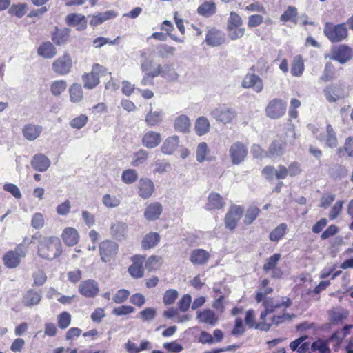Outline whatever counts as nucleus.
I'll list each match as a JSON object with an SVG mask.
<instances>
[{
  "label": "nucleus",
  "instance_id": "nucleus-1",
  "mask_svg": "<svg viewBox=\"0 0 353 353\" xmlns=\"http://www.w3.org/2000/svg\"><path fill=\"white\" fill-rule=\"evenodd\" d=\"M38 240L37 254L42 259L53 260L62 253V245L59 237L55 236H33L32 242Z\"/></svg>",
  "mask_w": 353,
  "mask_h": 353
},
{
  "label": "nucleus",
  "instance_id": "nucleus-2",
  "mask_svg": "<svg viewBox=\"0 0 353 353\" xmlns=\"http://www.w3.org/2000/svg\"><path fill=\"white\" fill-rule=\"evenodd\" d=\"M295 139L294 129H287L283 133L279 134L271 143L265 156L270 158L281 157L288 148L294 144Z\"/></svg>",
  "mask_w": 353,
  "mask_h": 353
},
{
  "label": "nucleus",
  "instance_id": "nucleus-3",
  "mask_svg": "<svg viewBox=\"0 0 353 353\" xmlns=\"http://www.w3.org/2000/svg\"><path fill=\"white\" fill-rule=\"evenodd\" d=\"M323 33L332 43L341 42L348 36L345 23L334 25L332 23L327 22L325 24Z\"/></svg>",
  "mask_w": 353,
  "mask_h": 353
},
{
  "label": "nucleus",
  "instance_id": "nucleus-4",
  "mask_svg": "<svg viewBox=\"0 0 353 353\" xmlns=\"http://www.w3.org/2000/svg\"><path fill=\"white\" fill-rule=\"evenodd\" d=\"M286 107L285 101L281 99L274 98L270 100L265 107V115L271 119H279L285 114Z\"/></svg>",
  "mask_w": 353,
  "mask_h": 353
},
{
  "label": "nucleus",
  "instance_id": "nucleus-5",
  "mask_svg": "<svg viewBox=\"0 0 353 353\" xmlns=\"http://www.w3.org/2000/svg\"><path fill=\"white\" fill-rule=\"evenodd\" d=\"M210 115L216 121L227 124L231 123L236 118L237 112L234 109L223 105L213 109L210 112Z\"/></svg>",
  "mask_w": 353,
  "mask_h": 353
},
{
  "label": "nucleus",
  "instance_id": "nucleus-6",
  "mask_svg": "<svg viewBox=\"0 0 353 353\" xmlns=\"http://www.w3.org/2000/svg\"><path fill=\"white\" fill-rule=\"evenodd\" d=\"M247 155V146L241 141L234 142L229 149V157L233 165H239L243 163Z\"/></svg>",
  "mask_w": 353,
  "mask_h": 353
},
{
  "label": "nucleus",
  "instance_id": "nucleus-7",
  "mask_svg": "<svg viewBox=\"0 0 353 353\" xmlns=\"http://www.w3.org/2000/svg\"><path fill=\"white\" fill-rule=\"evenodd\" d=\"M26 255V250L21 245L16 248L14 250L7 252L3 257L4 265L8 268H14L17 267L23 258Z\"/></svg>",
  "mask_w": 353,
  "mask_h": 353
},
{
  "label": "nucleus",
  "instance_id": "nucleus-8",
  "mask_svg": "<svg viewBox=\"0 0 353 353\" xmlns=\"http://www.w3.org/2000/svg\"><path fill=\"white\" fill-rule=\"evenodd\" d=\"M353 58V50L346 45H340L332 48L330 59L344 64Z\"/></svg>",
  "mask_w": 353,
  "mask_h": 353
},
{
  "label": "nucleus",
  "instance_id": "nucleus-9",
  "mask_svg": "<svg viewBox=\"0 0 353 353\" xmlns=\"http://www.w3.org/2000/svg\"><path fill=\"white\" fill-rule=\"evenodd\" d=\"M118 245L110 240L103 241L99 244V253L103 262L110 261L117 253Z\"/></svg>",
  "mask_w": 353,
  "mask_h": 353
},
{
  "label": "nucleus",
  "instance_id": "nucleus-10",
  "mask_svg": "<svg viewBox=\"0 0 353 353\" xmlns=\"http://www.w3.org/2000/svg\"><path fill=\"white\" fill-rule=\"evenodd\" d=\"M72 66V61L68 53H65L59 57L52 63V68L54 72L65 75L70 72Z\"/></svg>",
  "mask_w": 353,
  "mask_h": 353
},
{
  "label": "nucleus",
  "instance_id": "nucleus-11",
  "mask_svg": "<svg viewBox=\"0 0 353 353\" xmlns=\"http://www.w3.org/2000/svg\"><path fill=\"white\" fill-rule=\"evenodd\" d=\"M159 75L170 81H176L179 77L172 64L157 65L154 68L153 76L158 77Z\"/></svg>",
  "mask_w": 353,
  "mask_h": 353
},
{
  "label": "nucleus",
  "instance_id": "nucleus-12",
  "mask_svg": "<svg viewBox=\"0 0 353 353\" xmlns=\"http://www.w3.org/2000/svg\"><path fill=\"white\" fill-rule=\"evenodd\" d=\"M243 209L241 206H232L225 217V224L228 229L233 230L235 228L237 222L241 218Z\"/></svg>",
  "mask_w": 353,
  "mask_h": 353
},
{
  "label": "nucleus",
  "instance_id": "nucleus-13",
  "mask_svg": "<svg viewBox=\"0 0 353 353\" xmlns=\"http://www.w3.org/2000/svg\"><path fill=\"white\" fill-rule=\"evenodd\" d=\"M241 85L244 88H253L257 93L261 92L263 89L262 79L254 74H248L244 77Z\"/></svg>",
  "mask_w": 353,
  "mask_h": 353
},
{
  "label": "nucleus",
  "instance_id": "nucleus-14",
  "mask_svg": "<svg viewBox=\"0 0 353 353\" xmlns=\"http://www.w3.org/2000/svg\"><path fill=\"white\" fill-rule=\"evenodd\" d=\"M51 161L49 158L43 154L39 153L34 154L30 161V165L33 169L38 172H45L50 166Z\"/></svg>",
  "mask_w": 353,
  "mask_h": 353
},
{
  "label": "nucleus",
  "instance_id": "nucleus-15",
  "mask_svg": "<svg viewBox=\"0 0 353 353\" xmlns=\"http://www.w3.org/2000/svg\"><path fill=\"white\" fill-rule=\"evenodd\" d=\"M79 290L85 297H94L99 293V287L94 280L88 279L80 283Z\"/></svg>",
  "mask_w": 353,
  "mask_h": 353
},
{
  "label": "nucleus",
  "instance_id": "nucleus-16",
  "mask_svg": "<svg viewBox=\"0 0 353 353\" xmlns=\"http://www.w3.org/2000/svg\"><path fill=\"white\" fill-rule=\"evenodd\" d=\"M205 41L208 46L214 47L223 43L225 37L221 30L212 28L208 31Z\"/></svg>",
  "mask_w": 353,
  "mask_h": 353
},
{
  "label": "nucleus",
  "instance_id": "nucleus-17",
  "mask_svg": "<svg viewBox=\"0 0 353 353\" xmlns=\"http://www.w3.org/2000/svg\"><path fill=\"white\" fill-rule=\"evenodd\" d=\"M22 134L28 141H32L36 140L41 134L43 127L39 125L32 123L26 124L22 128Z\"/></svg>",
  "mask_w": 353,
  "mask_h": 353
},
{
  "label": "nucleus",
  "instance_id": "nucleus-18",
  "mask_svg": "<svg viewBox=\"0 0 353 353\" xmlns=\"http://www.w3.org/2000/svg\"><path fill=\"white\" fill-rule=\"evenodd\" d=\"M154 185L153 182L148 179H141L138 184V194L143 199H148L154 192Z\"/></svg>",
  "mask_w": 353,
  "mask_h": 353
},
{
  "label": "nucleus",
  "instance_id": "nucleus-19",
  "mask_svg": "<svg viewBox=\"0 0 353 353\" xmlns=\"http://www.w3.org/2000/svg\"><path fill=\"white\" fill-rule=\"evenodd\" d=\"M65 22L68 26H79L77 28V30H83L87 27V21L85 16L78 13L68 14L65 17Z\"/></svg>",
  "mask_w": 353,
  "mask_h": 353
},
{
  "label": "nucleus",
  "instance_id": "nucleus-20",
  "mask_svg": "<svg viewBox=\"0 0 353 353\" xmlns=\"http://www.w3.org/2000/svg\"><path fill=\"white\" fill-rule=\"evenodd\" d=\"M163 211V206L159 202L149 204L144 212V217L148 221H154L159 218Z\"/></svg>",
  "mask_w": 353,
  "mask_h": 353
},
{
  "label": "nucleus",
  "instance_id": "nucleus-21",
  "mask_svg": "<svg viewBox=\"0 0 353 353\" xmlns=\"http://www.w3.org/2000/svg\"><path fill=\"white\" fill-rule=\"evenodd\" d=\"M161 141V134L154 131L146 132L142 138V144L147 148H154Z\"/></svg>",
  "mask_w": 353,
  "mask_h": 353
},
{
  "label": "nucleus",
  "instance_id": "nucleus-22",
  "mask_svg": "<svg viewBox=\"0 0 353 353\" xmlns=\"http://www.w3.org/2000/svg\"><path fill=\"white\" fill-rule=\"evenodd\" d=\"M210 256L209 252L206 250L196 249L191 252L190 260L194 265H203L207 263Z\"/></svg>",
  "mask_w": 353,
  "mask_h": 353
},
{
  "label": "nucleus",
  "instance_id": "nucleus-23",
  "mask_svg": "<svg viewBox=\"0 0 353 353\" xmlns=\"http://www.w3.org/2000/svg\"><path fill=\"white\" fill-rule=\"evenodd\" d=\"M62 239L68 246H73L79 241V233L74 228H66L63 231Z\"/></svg>",
  "mask_w": 353,
  "mask_h": 353
},
{
  "label": "nucleus",
  "instance_id": "nucleus-24",
  "mask_svg": "<svg viewBox=\"0 0 353 353\" xmlns=\"http://www.w3.org/2000/svg\"><path fill=\"white\" fill-rule=\"evenodd\" d=\"M57 49L50 41L43 43L37 49V54L44 59H52L57 54Z\"/></svg>",
  "mask_w": 353,
  "mask_h": 353
},
{
  "label": "nucleus",
  "instance_id": "nucleus-25",
  "mask_svg": "<svg viewBox=\"0 0 353 353\" xmlns=\"http://www.w3.org/2000/svg\"><path fill=\"white\" fill-rule=\"evenodd\" d=\"M225 205L222 196L218 193H210L208 198L206 209L208 210H219Z\"/></svg>",
  "mask_w": 353,
  "mask_h": 353
},
{
  "label": "nucleus",
  "instance_id": "nucleus-26",
  "mask_svg": "<svg viewBox=\"0 0 353 353\" xmlns=\"http://www.w3.org/2000/svg\"><path fill=\"white\" fill-rule=\"evenodd\" d=\"M179 137L176 135L168 137L163 143L161 150L165 154H172L179 146Z\"/></svg>",
  "mask_w": 353,
  "mask_h": 353
},
{
  "label": "nucleus",
  "instance_id": "nucleus-27",
  "mask_svg": "<svg viewBox=\"0 0 353 353\" xmlns=\"http://www.w3.org/2000/svg\"><path fill=\"white\" fill-rule=\"evenodd\" d=\"M116 16L117 14L113 10H107L104 12H99L91 16L90 23L92 26H97L107 20L114 18Z\"/></svg>",
  "mask_w": 353,
  "mask_h": 353
},
{
  "label": "nucleus",
  "instance_id": "nucleus-28",
  "mask_svg": "<svg viewBox=\"0 0 353 353\" xmlns=\"http://www.w3.org/2000/svg\"><path fill=\"white\" fill-rule=\"evenodd\" d=\"M163 115L161 110H153L151 108L145 115V121L150 127L157 126L163 121Z\"/></svg>",
  "mask_w": 353,
  "mask_h": 353
},
{
  "label": "nucleus",
  "instance_id": "nucleus-29",
  "mask_svg": "<svg viewBox=\"0 0 353 353\" xmlns=\"http://www.w3.org/2000/svg\"><path fill=\"white\" fill-rule=\"evenodd\" d=\"M191 123L188 116L181 114L174 119V128L175 130L186 133L190 131Z\"/></svg>",
  "mask_w": 353,
  "mask_h": 353
},
{
  "label": "nucleus",
  "instance_id": "nucleus-30",
  "mask_svg": "<svg viewBox=\"0 0 353 353\" xmlns=\"http://www.w3.org/2000/svg\"><path fill=\"white\" fill-rule=\"evenodd\" d=\"M70 30L65 28L63 29L59 30L56 28L55 32L52 34V41L57 46H61L65 44L70 36Z\"/></svg>",
  "mask_w": 353,
  "mask_h": 353
},
{
  "label": "nucleus",
  "instance_id": "nucleus-31",
  "mask_svg": "<svg viewBox=\"0 0 353 353\" xmlns=\"http://www.w3.org/2000/svg\"><path fill=\"white\" fill-rule=\"evenodd\" d=\"M216 4L212 1H205L197 8L198 14L205 17H210L212 16L216 13Z\"/></svg>",
  "mask_w": 353,
  "mask_h": 353
},
{
  "label": "nucleus",
  "instance_id": "nucleus-32",
  "mask_svg": "<svg viewBox=\"0 0 353 353\" xmlns=\"http://www.w3.org/2000/svg\"><path fill=\"white\" fill-rule=\"evenodd\" d=\"M196 314L197 319L201 322L214 325L218 321L215 313L211 310H204L203 312L198 311Z\"/></svg>",
  "mask_w": 353,
  "mask_h": 353
},
{
  "label": "nucleus",
  "instance_id": "nucleus-33",
  "mask_svg": "<svg viewBox=\"0 0 353 353\" xmlns=\"http://www.w3.org/2000/svg\"><path fill=\"white\" fill-rule=\"evenodd\" d=\"M128 232V225L126 223L118 221L111 226L112 235L118 240L123 239Z\"/></svg>",
  "mask_w": 353,
  "mask_h": 353
},
{
  "label": "nucleus",
  "instance_id": "nucleus-34",
  "mask_svg": "<svg viewBox=\"0 0 353 353\" xmlns=\"http://www.w3.org/2000/svg\"><path fill=\"white\" fill-rule=\"evenodd\" d=\"M210 124L208 119L205 117H199L195 123L196 133L202 136L207 134L210 131Z\"/></svg>",
  "mask_w": 353,
  "mask_h": 353
},
{
  "label": "nucleus",
  "instance_id": "nucleus-35",
  "mask_svg": "<svg viewBox=\"0 0 353 353\" xmlns=\"http://www.w3.org/2000/svg\"><path fill=\"white\" fill-rule=\"evenodd\" d=\"M70 99L72 103L80 102L83 97L81 85L73 83L69 88Z\"/></svg>",
  "mask_w": 353,
  "mask_h": 353
},
{
  "label": "nucleus",
  "instance_id": "nucleus-36",
  "mask_svg": "<svg viewBox=\"0 0 353 353\" xmlns=\"http://www.w3.org/2000/svg\"><path fill=\"white\" fill-rule=\"evenodd\" d=\"M160 236L157 232H150L146 234L142 241V247L144 249L154 248L159 241Z\"/></svg>",
  "mask_w": 353,
  "mask_h": 353
},
{
  "label": "nucleus",
  "instance_id": "nucleus-37",
  "mask_svg": "<svg viewBox=\"0 0 353 353\" xmlns=\"http://www.w3.org/2000/svg\"><path fill=\"white\" fill-rule=\"evenodd\" d=\"M41 299L40 293L30 290L27 292L24 296V304L27 306H32L39 303Z\"/></svg>",
  "mask_w": 353,
  "mask_h": 353
},
{
  "label": "nucleus",
  "instance_id": "nucleus-38",
  "mask_svg": "<svg viewBox=\"0 0 353 353\" xmlns=\"http://www.w3.org/2000/svg\"><path fill=\"white\" fill-rule=\"evenodd\" d=\"M228 37L232 40H237L243 37L245 29L242 26H227Z\"/></svg>",
  "mask_w": 353,
  "mask_h": 353
},
{
  "label": "nucleus",
  "instance_id": "nucleus-39",
  "mask_svg": "<svg viewBox=\"0 0 353 353\" xmlns=\"http://www.w3.org/2000/svg\"><path fill=\"white\" fill-rule=\"evenodd\" d=\"M303 70L304 63L300 55L296 56L294 58L291 68L292 74L295 77H300L302 75Z\"/></svg>",
  "mask_w": 353,
  "mask_h": 353
},
{
  "label": "nucleus",
  "instance_id": "nucleus-40",
  "mask_svg": "<svg viewBox=\"0 0 353 353\" xmlns=\"http://www.w3.org/2000/svg\"><path fill=\"white\" fill-rule=\"evenodd\" d=\"M82 81L84 88L88 89H93L99 83V77L94 76L90 72L82 76Z\"/></svg>",
  "mask_w": 353,
  "mask_h": 353
},
{
  "label": "nucleus",
  "instance_id": "nucleus-41",
  "mask_svg": "<svg viewBox=\"0 0 353 353\" xmlns=\"http://www.w3.org/2000/svg\"><path fill=\"white\" fill-rule=\"evenodd\" d=\"M298 14L297 9L294 6H288L287 10L284 12L283 14H281L280 17V20L281 21H290L295 23H297L296 17Z\"/></svg>",
  "mask_w": 353,
  "mask_h": 353
},
{
  "label": "nucleus",
  "instance_id": "nucleus-42",
  "mask_svg": "<svg viewBox=\"0 0 353 353\" xmlns=\"http://www.w3.org/2000/svg\"><path fill=\"white\" fill-rule=\"evenodd\" d=\"M327 136L325 143L327 147L333 148L336 147L338 144L336 133L330 124L326 127Z\"/></svg>",
  "mask_w": 353,
  "mask_h": 353
},
{
  "label": "nucleus",
  "instance_id": "nucleus-43",
  "mask_svg": "<svg viewBox=\"0 0 353 353\" xmlns=\"http://www.w3.org/2000/svg\"><path fill=\"white\" fill-rule=\"evenodd\" d=\"M67 87V83L64 80L54 81L50 86V91L54 96H59L63 92Z\"/></svg>",
  "mask_w": 353,
  "mask_h": 353
},
{
  "label": "nucleus",
  "instance_id": "nucleus-44",
  "mask_svg": "<svg viewBox=\"0 0 353 353\" xmlns=\"http://www.w3.org/2000/svg\"><path fill=\"white\" fill-rule=\"evenodd\" d=\"M287 229L285 223H281L270 234V239L272 241H279L285 234Z\"/></svg>",
  "mask_w": 353,
  "mask_h": 353
},
{
  "label": "nucleus",
  "instance_id": "nucleus-45",
  "mask_svg": "<svg viewBox=\"0 0 353 353\" xmlns=\"http://www.w3.org/2000/svg\"><path fill=\"white\" fill-rule=\"evenodd\" d=\"M121 179L123 183L131 184L137 180L138 174L135 170L128 169L123 172Z\"/></svg>",
  "mask_w": 353,
  "mask_h": 353
},
{
  "label": "nucleus",
  "instance_id": "nucleus-46",
  "mask_svg": "<svg viewBox=\"0 0 353 353\" xmlns=\"http://www.w3.org/2000/svg\"><path fill=\"white\" fill-rule=\"evenodd\" d=\"M260 210L256 206H250L246 211L244 223L246 225L251 224L258 216Z\"/></svg>",
  "mask_w": 353,
  "mask_h": 353
},
{
  "label": "nucleus",
  "instance_id": "nucleus-47",
  "mask_svg": "<svg viewBox=\"0 0 353 353\" xmlns=\"http://www.w3.org/2000/svg\"><path fill=\"white\" fill-rule=\"evenodd\" d=\"M27 6L25 3H18L12 5L8 10V13L16 16L17 18H21L26 12Z\"/></svg>",
  "mask_w": 353,
  "mask_h": 353
},
{
  "label": "nucleus",
  "instance_id": "nucleus-48",
  "mask_svg": "<svg viewBox=\"0 0 353 353\" xmlns=\"http://www.w3.org/2000/svg\"><path fill=\"white\" fill-rule=\"evenodd\" d=\"M281 255L279 253L274 254L272 256H270L266 262L264 263L263 269L265 272H268L272 269L276 268V265L278 262L280 261Z\"/></svg>",
  "mask_w": 353,
  "mask_h": 353
},
{
  "label": "nucleus",
  "instance_id": "nucleus-49",
  "mask_svg": "<svg viewBox=\"0 0 353 353\" xmlns=\"http://www.w3.org/2000/svg\"><path fill=\"white\" fill-rule=\"evenodd\" d=\"M142 57H143V59L141 62V70L145 73L152 72L157 64H154V61L152 59L147 57L145 53L142 54Z\"/></svg>",
  "mask_w": 353,
  "mask_h": 353
},
{
  "label": "nucleus",
  "instance_id": "nucleus-50",
  "mask_svg": "<svg viewBox=\"0 0 353 353\" xmlns=\"http://www.w3.org/2000/svg\"><path fill=\"white\" fill-rule=\"evenodd\" d=\"M346 316L347 312L341 308H335L330 312V318L333 323H339Z\"/></svg>",
  "mask_w": 353,
  "mask_h": 353
},
{
  "label": "nucleus",
  "instance_id": "nucleus-51",
  "mask_svg": "<svg viewBox=\"0 0 353 353\" xmlns=\"http://www.w3.org/2000/svg\"><path fill=\"white\" fill-rule=\"evenodd\" d=\"M348 170L343 165H336L331 170V174L334 179H341L346 176Z\"/></svg>",
  "mask_w": 353,
  "mask_h": 353
},
{
  "label": "nucleus",
  "instance_id": "nucleus-52",
  "mask_svg": "<svg viewBox=\"0 0 353 353\" xmlns=\"http://www.w3.org/2000/svg\"><path fill=\"white\" fill-rule=\"evenodd\" d=\"M139 316L143 321H152L157 316V310L152 307H148L139 312Z\"/></svg>",
  "mask_w": 353,
  "mask_h": 353
},
{
  "label": "nucleus",
  "instance_id": "nucleus-53",
  "mask_svg": "<svg viewBox=\"0 0 353 353\" xmlns=\"http://www.w3.org/2000/svg\"><path fill=\"white\" fill-rule=\"evenodd\" d=\"M209 150L205 142L200 143L196 148V160L203 162L205 160V156L208 154Z\"/></svg>",
  "mask_w": 353,
  "mask_h": 353
},
{
  "label": "nucleus",
  "instance_id": "nucleus-54",
  "mask_svg": "<svg viewBox=\"0 0 353 353\" xmlns=\"http://www.w3.org/2000/svg\"><path fill=\"white\" fill-rule=\"evenodd\" d=\"M128 271L130 275L134 278H141L143 276V268L141 263L134 262L129 267Z\"/></svg>",
  "mask_w": 353,
  "mask_h": 353
},
{
  "label": "nucleus",
  "instance_id": "nucleus-55",
  "mask_svg": "<svg viewBox=\"0 0 353 353\" xmlns=\"http://www.w3.org/2000/svg\"><path fill=\"white\" fill-rule=\"evenodd\" d=\"M148 153L146 150L141 149L134 154V160L132 163L133 166H139L143 163L148 159Z\"/></svg>",
  "mask_w": 353,
  "mask_h": 353
},
{
  "label": "nucleus",
  "instance_id": "nucleus-56",
  "mask_svg": "<svg viewBox=\"0 0 353 353\" xmlns=\"http://www.w3.org/2000/svg\"><path fill=\"white\" fill-rule=\"evenodd\" d=\"M102 201L103 205L109 208H116L121 203V201L118 198L108 194L103 196Z\"/></svg>",
  "mask_w": 353,
  "mask_h": 353
},
{
  "label": "nucleus",
  "instance_id": "nucleus-57",
  "mask_svg": "<svg viewBox=\"0 0 353 353\" xmlns=\"http://www.w3.org/2000/svg\"><path fill=\"white\" fill-rule=\"evenodd\" d=\"M178 292L176 290L170 289L165 291L163 296V303L165 305L173 304L178 297Z\"/></svg>",
  "mask_w": 353,
  "mask_h": 353
},
{
  "label": "nucleus",
  "instance_id": "nucleus-58",
  "mask_svg": "<svg viewBox=\"0 0 353 353\" xmlns=\"http://www.w3.org/2000/svg\"><path fill=\"white\" fill-rule=\"evenodd\" d=\"M71 322V315L67 312H63L58 316V326L61 329L68 327Z\"/></svg>",
  "mask_w": 353,
  "mask_h": 353
},
{
  "label": "nucleus",
  "instance_id": "nucleus-59",
  "mask_svg": "<svg viewBox=\"0 0 353 353\" xmlns=\"http://www.w3.org/2000/svg\"><path fill=\"white\" fill-rule=\"evenodd\" d=\"M161 258L157 256H151L145 262V268L148 271L157 269L161 264Z\"/></svg>",
  "mask_w": 353,
  "mask_h": 353
},
{
  "label": "nucleus",
  "instance_id": "nucleus-60",
  "mask_svg": "<svg viewBox=\"0 0 353 353\" xmlns=\"http://www.w3.org/2000/svg\"><path fill=\"white\" fill-rule=\"evenodd\" d=\"M88 121V117L85 114H81L79 117L71 120L70 124L73 128L81 129Z\"/></svg>",
  "mask_w": 353,
  "mask_h": 353
},
{
  "label": "nucleus",
  "instance_id": "nucleus-61",
  "mask_svg": "<svg viewBox=\"0 0 353 353\" xmlns=\"http://www.w3.org/2000/svg\"><path fill=\"white\" fill-rule=\"evenodd\" d=\"M44 218L41 213H35L31 221V225L35 229H40L44 225Z\"/></svg>",
  "mask_w": 353,
  "mask_h": 353
},
{
  "label": "nucleus",
  "instance_id": "nucleus-62",
  "mask_svg": "<svg viewBox=\"0 0 353 353\" xmlns=\"http://www.w3.org/2000/svg\"><path fill=\"white\" fill-rule=\"evenodd\" d=\"M3 190L10 192L16 199H21L22 195L19 188L13 183H6Z\"/></svg>",
  "mask_w": 353,
  "mask_h": 353
},
{
  "label": "nucleus",
  "instance_id": "nucleus-63",
  "mask_svg": "<svg viewBox=\"0 0 353 353\" xmlns=\"http://www.w3.org/2000/svg\"><path fill=\"white\" fill-rule=\"evenodd\" d=\"M227 26H242L243 20L235 12H231L227 21Z\"/></svg>",
  "mask_w": 353,
  "mask_h": 353
},
{
  "label": "nucleus",
  "instance_id": "nucleus-64",
  "mask_svg": "<svg viewBox=\"0 0 353 353\" xmlns=\"http://www.w3.org/2000/svg\"><path fill=\"white\" fill-rule=\"evenodd\" d=\"M129 295H130V292L127 290H124V289L119 290V291H117L116 294L114 296L113 301L114 303H116L117 304L122 303L127 300Z\"/></svg>",
  "mask_w": 353,
  "mask_h": 353
}]
</instances>
